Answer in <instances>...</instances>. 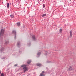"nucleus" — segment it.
Returning a JSON list of instances; mask_svg holds the SVG:
<instances>
[{"label":"nucleus","instance_id":"f257e3e1","mask_svg":"<svg viewBox=\"0 0 76 76\" xmlns=\"http://www.w3.org/2000/svg\"><path fill=\"white\" fill-rule=\"evenodd\" d=\"M26 65L25 64H23L21 66V67H24L23 68V70L24 72H27V71L28 70V67H26Z\"/></svg>","mask_w":76,"mask_h":76},{"label":"nucleus","instance_id":"f03ea898","mask_svg":"<svg viewBox=\"0 0 76 76\" xmlns=\"http://www.w3.org/2000/svg\"><path fill=\"white\" fill-rule=\"evenodd\" d=\"M4 29H2L0 32V37L4 35Z\"/></svg>","mask_w":76,"mask_h":76},{"label":"nucleus","instance_id":"7ed1b4c3","mask_svg":"<svg viewBox=\"0 0 76 76\" xmlns=\"http://www.w3.org/2000/svg\"><path fill=\"white\" fill-rule=\"evenodd\" d=\"M12 33L13 34H14L15 37L14 38L15 39H16V31L15 30H13L12 31Z\"/></svg>","mask_w":76,"mask_h":76},{"label":"nucleus","instance_id":"20e7f679","mask_svg":"<svg viewBox=\"0 0 76 76\" xmlns=\"http://www.w3.org/2000/svg\"><path fill=\"white\" fill-rule=\"evenodd\" d=\"M32 38L33 41H35L36 39L35 38V35H32Z\"/></svg>","mask_w":76,"mask_h":76},{"label":"nucleus","instance_id":"39448f33","mask_svg":"<svg viewBox=\"0 0 76 76\" xmlns=\"http://www.w3.org/2000/svg\"><path fill=\"white\" fill-rule=\"evenodd\" d=\"M44 73V71H42V73L40 74L39 76H45V75H43L42 73Z\"/></svg>","mask_w":76,"mask_h":76},{"label":"nucleus","instance_id":"423d86ee","mask_svg":"<svg viewBox=\"0 0 76 76\" xmlns=\"http://www.w3.org/2000/svg\"><path fill=\"white\" fill-rule=\"evenodd\" d=\"M37 66H39V67H41V66H42V65L39 63L37 64Z\"/></svg>","mask_w":76,"mask_h":76},{"label":"nucleus","instance_id":"0eeeda50","mask_svg":"<svg viewBox=\"0 0 76 76\" xmlns=\"http://www.w3.org/2000/svg\"><path fill=\"white\" fill-rule=\"evenodd\" d=\"M31 63V60H28V61L27 62L28 64H30V63Z\"/></svg>","mask_w":76,"mask_h":76},{"label":"nucleus","instance_id":"6e6552de","mask_svg":"<svg viewBox=\"0 0 76 76\" xmlns=\"http://www.w3.org/2000/svg\"><path fill=\"white\" fill-rule=\"evenodd\" d=\"M69 70H72V67H71V66H69Z\"/></svg>","mask_w":76,"mask_h":76},{"label":"nucleus","instance_id":"1a4fd4ad","mask_svg":"<svg viewBox=\"0 0 76 76\" xmlns=\"http://www.w3.org/2000/svg\"><path fill=\"white\" fill-rule=\"evenodd\" d=\"M72 32L71 31H70V36L71 37H72Z\"/></svg>","mask_w":76,"mask_h":76},{"label":"nucleus","instance_id":"9d476101","mask_svg":"<svg viewBox=\"0 0 76 76\" xmlns=\"http://www.w3.org/2000/svg\"><path fill=\"white\" fill-rule=\"evenodd\" d=\"M7 8H9V7H10V6L9 5V3H7Z\"/></svg>","mask_w":76,"mask_h":76},{"label":"nucleus","instance_id":"9b49d317","mask_svg":"<svg viewBox=\"0 0 76 76\" xmlns=\"http://www.w3.org/2000/svg\"><path fill=\"white\" fill-rule=\"evenodd\" d=\"M17 24L18 26H20V23H17Z\"/></svg>","mask_w":76,"mask_h":76},{"label":"nucleus","instance_id":"f8f14e48","mask_svg":"<svg viewBox=\"0 0 76 76\" xmlns=\"http://www.w3.org/2000/svg\"><path fill=\"white\" fill-rule=\"evenodd\" d=\"M40 54H41V52H39L37 53V56H39Z\"/></svg>","mask_w":76,"mask_h":76},{"label":"nucleus","instance_id":"ddd939ff","mask_svg":"<svg viewBox=\"0 0 76 76\" xmlns=\"http://www.w3.org/2000/svg\"><path fill=\"white\" fill-rule=\"evenodd\" d=\"M1 76H4V74H3V73H2L1 75Z\"/></svg>","mask_w":76,"mask_h":76},{"label":"nucleus","instance_id":"4468645a","mask_svg":"<svg viewBox=\"0 0 76 76\" xmlns=\"http://www.w3.org/2000/svg\"><path fill=\"white\" fill-rule=\"evenodd\" d=\"M10 16L12 18H14V16L13 15H11Z\"/></svg>","mask_w":76,"mask_h":76},{"label":"nucleus","instance_id":"2eb2a0df","mask_svg":"<svg viewBox=\"0 0 76 76\" xmlns=\"http://www.w3.org/2000/svg\"><path fill=\"white\" fill-rule=\"evenodd\" d=\"M46 16V14H45L42 15V17H44V16Z\"/></svg>","mask_w":76,"mask_h":76},{"label":"nucleus","instance_id":"dca6fc26","mask_svg":"<svg viewBox=\"0 0 76 76\" xmlns=\"http://www.w3.org/2000/svg\"><path fill=\"white\" fill-rule=\"evenodd\" d=\"M8 43H9V41L5 42V44H8Z\"/></svg>","mask_w":76,"mask_h":76},{"label":"nucleus","instance_id":"f3484780","mask_svg":"<svg viewBox=\"0 0 76 76\" xmlns=\"http://www.w3.org/2000/svg\"><path fill=\"white\" fill-rule=\"evenodd\" d=\"M45 5H44V4H43V8H44V7H45Z\"/></svg>","mask_w":76,"mask_h":76},{"label":"nucleus","instance_id":"a211bd4d","mask_svg":"<svg viewBox=\"0 0 76 76\" xmlns=\"http://www.w3.org/2000/svg\"><path fill=\"white\" fill-rule=\"evenodd\" d=\"M60 32H61L62 31V29H60L59 30Z\"/></svg>","mask_w":76,"mask_h":76},{"label":"nucleus","instance_id":"6ab92c4d","mask_svg":"<svg viewBox=\"0 0 76 76\" xmlns=\"http://www.w3.org/2000/svg\"><path fill=\"white\" fill-rule=\"evenodd\" d=\"M17 45L18 46L19 45H20V44H19V43H18Z\"/></svg>","mask_w":76,"mask_h":76},{"label":"nucleus","instance_id":"aec40b11","mask_svg":"<svg viewBox=\"0 0 76 76\" xmlns=\"http://www.w3.org/2000/svg\"><path fill=\"white\" fill-rule=\"evenodd\" d=\"M4 50V48H2V49H1V51H3V50Z\"/></svg>","mask_w":76,"mask_h":76},{"label":"nucleus","instance_id":"412c9836","mask_svg":"<svg viewBox=\"0 0 76 76\" xmlns=\"http://www.w3.org/2000/svg\"><path fill=\"white\" fill-rule=\"evenodd\" d=\"M18 64H15L14 66H17Z\"/></svg>","mask_w":76,"mask_h":76},{"label":"nucleus","instance_id":"4be33fe9","mask_svg":"<svg viewBox=\"0 0 76 76\" xmlns=\"http://www.w3.org/2000/svg\"><path fill=\"white\" fill-rule=\"evenodd\" d=\"M47 52H46V54L45 55H47Z\"/></svg>","mask_w":76,"mask_h":76},{"label":"nucleus","instance_id":"5701e85b","mask_svg":"<svg viewBox=\"0 0 76 76\" xmlns=\"http://www.w3.org/2000/svg\"><path fill=\"white\" fill-rule=\"evenodd\" d=\"M1 74V71H0V75Z\"/></svg>","mask_w":76,"mask_h":76},{"label":"nucleus","instance_id":"b1692460","mask_svg":"<svg viewBox=\"0 0 76 76\" xmlns=\"http://www.w3.org/2000/svg\"><path fill=\"white\" fill-rule=\"evenodd\" d=\"M29 44H30V45H31V43H29Z\"/></svg>","mask_w":76,"mask_h":76},{"label":"nucleus","instance_id":"393cba45","mask_svg":"<svg viewBox=\"0 0 76 76\" xmlns=\"http://www.w3.org/2000/svg\"><path fill=\"white\" fill-rule=\"evenodd\" d=\"M37 57H39V56H37Z\"/></svg>","mask_w":76,"mask_h":76},{"label":"nucleus","instance_id":"a878e982","mask_svg":"<svg viewBox=\"0 0 76 76\" xmlns=\"http://www.w3.org/2000/svg\"><path fill=\"white\" fill-rule=\"evenodd\" d=\"M4 58H3L2 59H4Z\"/></svg>","mask_w":76,"mask_h":76},{"label":"nucleus","instance_id":"bb28decb","mask_svg":"<svg viewBox=\"0 0 76 76\" xmlns=\"http://www.w3.org/2000/svg\"><path fill=\"white\" fill-rule=\"evenodd\" d=\"M1 0H0V1H1Z\"/></svg>","mask_w":76,"mask_h":76},{"label":"nucleus","instance_id":"cd10ccee","mask_svg":"<svg viewBox=\"0 0 76 76\" xmlns=\"http://www.w3.org/2000/svg\"><path fill=\"white\" fill-rule=\"evenodd\" d=\"M48 63H49V62H48Z\"/></svg>","mask_w":76,"mask_h":76}]
</instances>
